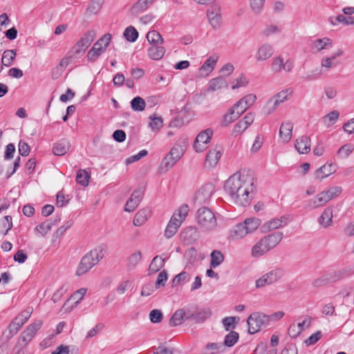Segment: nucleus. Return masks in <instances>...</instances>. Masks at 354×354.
<instances>
[{
  "label": "nucleus",
  "mask_w": 354,
  "mask_h": 354,
  "mask_svg": "<svg viewBox=\"0 0 354 354\" xmlns=\"http://www.w3.org/2000/svg\"><path fill=\"white\" fill-rule=\"evenodd\" d=\"M224 188L234 203L247 206L252 197L254 178L248 174L236 173L226 180Z\"/></svg>",
  "instance_id": "1"
},
{
  "label": "nucleus",
  "mask_w": 354,
  "mask_h": 354,
  "mask_svg": "<svg viewBox=\"0 0 354 354\" xmlns=\"http://www.w3.org/2000/svg\"><path fill=\"white\" fill-rule=\"evenodd\" d=\"M188 145L186 138H179L160 164V169L165 171L171 169L184 155Z\"/></svg>",
  "instance_id": "2"
},
{
  "label": "nucleus",
  "mask_w": 354,
  "mask_h": 354,
  "mask_svg": "<svg viewBox=\"0 0 354 354\" xmlns=\"http://www.w3.org/2000/svg\"><path fill=\"white\" fill-rule=\"evenodd\" d=\"M283 234L276 232L261 238L252 248V256L259 257L275 248L282 240Z\"/></svg>",
  "instance_id": "3"
},
{
  "label": "nucleus",
  "mask_w": 354,
  "mask_h": 354,
  "mask_svg": "<svg viewBox=\"0 0 354 354\" xmlns=\"http://www.w3.org/2000/svg\"><path fill=\"white\" fill-rule=\"evenodd\" d=\"M105 250L103 248L99 247L90 251L85 254L81 259L77 270L76 274L81 276L86 274L93 266L97 265L104 257Z\"/></svg>",
  "instance_id": "4"
},
{
  "label": "nucleus",
  "mask_w": 354,
  "mask_h": 354,
  "mask_svg": "<svg viewBox=\"0 0 354 354\" xmlns=\"http://www.w3.org/2000/svg\"><path fill=\"white\" fill-rule=\"evenodd\" d=\"M196 222L201 228L205 232H210L217 226L214 213L208 207H203L196 212Z\"/></svg>",
  "instance_id": "5"
},
{
  "label": "nucleus",
  "mask_w": 354,
  "mask_h": 354,
  "mask_svg": "<svg viewBox=\"0 0 354 354\" xmlns=\"http://www.w3.org/2000/svg\"><path fill=\"white\" fill-rule=\"evenodd\" d=\"M95 35L93 30L86 32L68 52V58L77 59L82 56L94 40Z\"/></svg>",
  "instance_id": "6"
},
{
  "label": "nucleus",
  "mask_w": 354,
  "mask_h": 354,
  "mask_svg": "<svg viewBox=\"0 0 354 354\" xmlns=\"http://www.w3.org/2000/svg\"><path fill=\"white\" fill-rule=\"evenodd\" d=\"M43 324L41 320H37L28 326L18 337L17 346L26 347Z\"/></svg>",
  "instance_id": "7"
},
{
  "label": "nucleus",
  "mask_w": 354,
  "mask_h": 354,
  "mask_svg": "<svg viewBox=\"0 0 354 354\" xmlns=\"http://www.w3.org/2000/svg\"><path fill=\"white\" fill-rule=\"evenodd\" d=\"M283 275V271L279 268H275L263 274L255 281L257 288H261L266 286L272 285L279 280Z\"/></svg>",
  "instance_id": "8"
},
{
  "label": "nucleus",
  "mask_w": 354,
  "mask_h": 354,
  "mask_svg": "<svg viewBox=\"0 0 354 354\" xmlns=\"http://www.w3.org/2000/svg\"><path fill=\"white\" fill-rule=\"evenodd\" d=\"M268 321V317L260 313H252L247 319L248 326V333L254 334L266 326V322Z\"/></svg>",
  "instance_id": "9"
},
{
  "label": "nucleus",
  "mask_w": 354,
  "mask_h": 354,
  "mask_svg": "<svg viewBox=\"0 0 354 354\" xmlns=\"http://www.w3.org/2000/svg\"><path fill=\"white\" fill-rule=\"evenodd\" d=\"M213 131L211 129H207L198 133L194 143V148L198 153L203 152L207 147V145L210 142Z\"/></svg>",
  "instance_id": "10"
},
{
  "label": "nucleus",
  "mask_w": 354,
  "mask_h": 354,
  "mask_svg": "<svg viewBox=\"0 0 354 354\" xmlns=\"http://www.w3.org/2000/svg\"><path fill=\"white\" fill-rule=\"evenodd\" d=\"M274 53V46L268 43L261 44L255 51L254 59L256 62H261L268 60Z\"/></svg>",
  "instance_id": "11"
},
{
  "label": "nucleus",
  "mask_w": 354,
  "mask_h": 354,
  "mask_svg": "<svg viewBox=\"0 0 354 354\" xmlns=\"http://www.w3.org/2000/svg\"><path fill=\"white\" fill-rule=\"evenodd\" d=\"M294 66L293 61L291 59H288L284 62L281 56H278L273 59L271 69L274 73H279L281 71L286 72H290Z\"/></svg>",
  "instance_id": "12"
},
{
  "label": "nucleus",
  "mask_w": 354,
  "mask_h": 354,
  "mask_svg": "<svg viewBox=\"0 0 354 354\" xmlns=\"http://www.w3.org/2000/svg\"><path fill=\"white\" fill-rule=\"evenodd\" d=\"M145 189L144 187H138L131 194V197L127 201L124 210L128 212H133L140 204L143 194Z\"/></svg>",
  "instance_id": "13"
},
{
  "label": "nucleus",
  "mask_w": 354,
  "mask_h": 354,
  "mask_svg": "<svg viewBox=\"0 0 354 354\" xmlns=\"http://www.w3.org/2000/svg\"><path fill=\"white\" fill-rule=\"evenodd\" d=\"M214 192V186L212 184H206L201 187L195 194V201L198 204L207 203Z\"/></svg>",
  "instance_id": "14"
},
{
  "label": "nucleus",
  "mask_w": 354,
  "mask_h": 354,
  "mask_svg": "<svg viewBox=\"0 0 354 354\" xmlns=\"http://www.w3.org/2000/svg\"><path fill=\"white\" fill-rule=\"evenodd\" d=\"M254 113L250 112L241 120H239L234 127L232 133L234 135L241 134L244 132L254 122Z\"/></svg>",
  "instance_id": "15"
},
{
  "label": "nucleus",
  "mask_w": 354,
  "mask_h": 354,
  "mask_svg": "<svg viewBox=\"0 0 354 354\" xmlns=\"http://www.w3.org/2000/svg\"><path fill=\"white\" fill-rule=\"evenodd\" d=\"M207 16L209 24L213 28H217L221 24V10L218 6H213L207 10Z\"/></svg>",
  "instance_id": "16"
},
{
  "label": "nucleus",
  "mask_w": 354,
  "mask_h": 354,
  "mask_svg": "<svg viewBox=\"0 0 354 354\" xmlns=\"http://www.w3.org/2000/svg\"><path fill=\"white\" fill-rule=\"evenodd\" d=\"M256 100L257 96L254 94H248L234 105V109H236L241 115L255 102Z\"/></svg>",
  "instance_id": "17"
},
{
  "label": "nucleus",
  "mask_w": 354,
  "mask_h": 354,
  "mask_svg": "<svg viewBox=\"0 0 354 354\" xmlns=\"http://www.w3.org/2000/svg\"><path fill=\"white\" fill-rule=\"evenodd\" d=\"M333 209L332 207H326L317 218L319 225L326 229L333 225Z\"/></svg>",
  "instance_id": "18"
},
{
  "label": "nucleus",
  "mask_w": 354,
  "mask_h": 354,
  "mask_svg": "<svg viewBox=\"0 0 354 354\" xmlns=\"http://www.w3.org/2000/svg\"><path fill=\"white\" fill-rule=\"evenodd\" d=\"M335 171L336 167L335 165L332 163L324 165L315 171L314 177L315 180L322 181L324 178L334 174Z\"/></svg>",
  "instance_id": "19"
},
{
  "label": "nucleus",
  "mask_w": 354,
  "mask_h": 354,
  "mask_svg": "<svg viewBox=\"0 0 354 354\" xmlns=\"http://www.w3.org/2000/svg\"><path fill=\"white\" fill-rule=\"evenodd\" d=\"M218 57L217 55L210 56L200 67L199 73L202 77L208 76L211 72L214 70L217 62Z\"/></svg>",
  "instance_id": "20"
},
{
  "label": "nucleus",
  "mask_w": 354,
  "mask_h": 354,
  "mask_svg": "<svg viewBox=\"0 0 354 354\" xmlns=\"http://www.w3.org/2000/svg\"><path fill=\"white\" fill-rule=\"evenodd\" d=\"M328 201L323 192L317 194L314 198L308 200L306 205V208L309 209H315L326 205Z\"/></svg>",
  "instance_id": "21"
},
{
  "label": "nucleus",
  "mask_w": 354,
  "mask_h": 354,
  "mask_svg": "<svg viewBox=\"0 0 354 354\" xmlns=\"http://www.w3.org/2000/svg\"><path fill=\"white\" fill-rule=\"evenodd\" d=\"M71 148V143L67 139H61L55 142L53 147V153L55 156H64Z\"/></svg>",
  "instance_id": "22"
},
{
  "label": "nucleus",
  "mask_w": 354,
  "mask_h": 354,
  "mask_svg": "<svg viewBox=\"0 0 354 354\" xmlns=\"http://www.w3.org/2000/svg\"><path fill=\"white\" fill-rule=\"evenodd\" d=\"M180 225L181 223L177 221V214L174 213L165 230V236L167 239L171 238L177 232Z\"/></svg>",
  "instance_id": "23"
},
{
  "label": "nucleus",
  "mask_w": 354,
  "mask_h": 354,
  "mask_svg": "<svg viewBox=\"0 0 354 354\" xmlns=\"http://www.w3.org/2000/svg\"><path fill=\"white\" fill-rule=\"evenodd\" d=\"M296 149L300 153H308L310 151V140L306 136L297 138L295 143Z\"/></svg>",
  "instance_id": "24"
},
{
  "label": "nucleus",
  "mask_w": 354,
  "mask_h": 354,
  "mask_svg": "<svg viewBox=\"0 0 354 354\" xmlns=\"http://www.w3.org/2000/svg\"><path fill=\"white\" fill-rule=\"evenodd\" d=\"M293 124L290 122H284L279 129V137L283 142H288L292 138Z\"/></svg>",
  "instance_id": "25"
},
{
  "label": "nucleus",
  "mask_w": 354,
  "mask_h": 354,
  "mask_svg": "<svg viewBox=\"0 0 354 354\" xmlns=\"http://www.w3.org/2000/svg\"><path fill=\"white\" fill-rule=\"evenodd\" d=\"M222 155V151L217 149H212L209 151L206 156L205 165L209 167H214Z\"/></svg>",
  "instance_id": "26"
},
{
  "label": "nucleus",
  "mask_w": 354,
  "mask_h": 354,
  "mask_svg": "<svg viewBox=\"0 0 354 354\" xmlns=\"http://www.w3.org/2000/svg\"><path fill=\"white\" fill-rule=\"evenodd\" d=\"M248 234L243 223L236 224L229 233V239L233 241L244 238Z\"/></svg>",
  "instance_id": "27"
},
{
  "label": "nucleus",
  "mask_w": 354,
  "mask_h": 354,
  "mask_svg": "<svg viewBox=\"0 0 354 354\" xmlns=\"http://www.w3.org/2000/svg\"><path fill=\"white\" fill-rule=\"evenodd\" d=\"M155 0H138L131 8V12L134 15H138L146 11L154 2Z\"/></svg>",
  "instance_id": "28"
},
{
  "label": "nucleus",
  "mask_w": 354,
  "mask_h": 354,
  "mask_svg": "<svg viewBox=\"0 0 354 354\" xmlns=\"http://www.w3.org/2000/svg\"><path fill=\"white\" fill-rule=\"evenodd\" d=\"M227 82L223 77H218L210 80L207 91L208 92H214L223 88H227Z\"/></svg>",
  "instance_id": "29"
},
{
  "label": "nucleus",
  "mask_w": 354,
  "mask_h": 354,
  "mask_svg": "<svg viewBox=\"0 0 354 354\" xmlns=\"http://www.w3.org/2000/svg\"><path fill=\"white\" fill-rule=\"evenodd\" d=\"M162 44L151 45L147 50L148 56L153 60L162 59L165 53V48Z\"/></svg>",
  "instance_id": "30"
},
{
  "label": "nucleus",
  "mask_w": 354,
  "mask_h": 354,
  "mask_svg": "<svg viewBox=\"0 0 354 354\" xmlns=\"http://www.w3.org/2000/svg\"><path fill=\"white\" fill-rule=\"evenodd\" d=\"M151 216V211L148 208L140 209L135 215L133 223L135 226L142 225Z\"/></svg>",
  "instance_id": "31"
},
{
  "label": "nucleus",
  "mask_w": 354,
  "mask_h": 354,
  "mask_svg": "<svg viewBox=\"0 0 354 354\" xmlns=\"http://www.w3.org/2000/svg\"><path fill=\"white\" fill-rule=\"evenodd\" d=\"M212 311L210 308L205 307L197 309L194 313V321L196 323H203L211 317Z\"/></svg>",
  "instance_id": "32"
},
{
  "label": "nucleus",
  "mask_w": 354,
  "mask_h": 354,
  "mask_svg": "<svg viewBox=\"0 0 354 354\" xmlns=\"http://www.w3.org/2000/svg\"><path fill=\"white\" fill-rule=\"evenodd\" d=\"M165 259L160 255H156L149 264L148 274L151 275L158 272L165 266Z\"/></svg>",
  "instance_id": "33"
},
{
  "label": "nucleus",
  "mask_w": 354,
  "mask_h": 354,
  "mask_svg": "<svg viewBox=\"0 0 354 354\" xmlns=\"http://www.w3.org/2000/svg\"><path fill=\"white\" fill-rule=\"evenodd\" d=\"M241 114L234 109V106H233L231 109H230L226 114H225L223 117V120L221 122V125L223 127H227L236 119L240 117Z\"/></svg>",
  "instance_id": "34"
},
{
  "label": "nucleus",
  "mask_w": 354,
  "mask_h": 354,
  "mask_svg": "<svg viewBox=\"0 0 354 354\" xmlns=\"http://www.w3.org/2000/svg\"><path fill=\"white\" fill-rule=\"evenodd\" d=\"M286 218L284 217H281L280 218H272L263 224L262 226V230L263 232H267L278 229L282 226Z\"/></svg>",
  "instance_id": "35"
},
{
  "label": "nucleus",
  "mask_w": 354,
  "mask_h": 354,
  "mask_svg": "<svg viewBox=\"0 0 354 354\" xmlns=\"http://www.w3.org/2000/svg\"><path fill=\"white\" fill-rule=\"evenodd\" d=\"M60 221V218L55 219L54 222L50 221V220H47L39 225H37L35 228V230L38 233L41 234L42 236H45L52 228L53 225L57 224Z\"/></svg>",
  "instance_id": "36"
},
{
  "label": "nucleus",
  "mask_w": 354,
  "mask_h": 354,
  "mask_svg": "<svg viewBox=\"0 0 354 354\" xmlns=\"http://www.w3.org/2000/svg\"><path fill=\"white\" fill-rule=\"evenodd\" d=\"M332 45V41L328 37H324L322 39H317L315 40L312 44V50L314 52H319L324 48L330 47Z\"/></svg>",
  "instance_id": "37"
},
{
  "label": "nucleus",
  "mask_w": 354,
  "mask_h": 354,
  "mask_svg": "<svg viewBox=\"0 0 354 354\" xmlns=\"http://www.w3.org/2000/svg\"><path fill=\"white\" fill-rule=\"evenodd\" d=\"M223 350V343L209 342L205 345L203 349V354H219Z\"/></svg>",
  "instance_id": "38"
},
{
  "label": "nucleus",
  "mask_w": 354,
  "mask_h": 354,
  "mask_svg": "<svg viewBox=\"0 0 354 354\" xmlns=\"http://www.w3.org/2000/svg\"><path fill=\"white\" fill-rule=\"evenodd\" d=\"M186 312L184 309L176 310L169 319V325L171 326H176L180 325L185 321L184 317Z\"/></svg>",
  "instance_id": "39"
},
{
  "label": "nucleus",
  "mask_w": 354,
  "mask_h": 354,
  "mask_svg": "<svg viewBox=\"0 0 354 354\" xmlns=\"http://www.w3.org/2000/svg\"><path fill=\"white\" fill-rule=\"evenodd\" d=\"M21 326L22 325H21V324L15 319H13L10 323L8 328L5 330L3 335H6L8 339H10L18 333Z\"/></svg>",
  "instance_id": "40"
},
{
  "label": "nucleus",
  "mask_w": 354,
  "mask_h": 354,
  "mask_svg": "<svg viewBox=\"0 0 354 354\" xmlns=\"http://www.w3.org/2000/svg\"><path fill=\"white\" fill-rule=\"evenodd\" d=\"M15 50H6L3 53L1 63L3 66L9 67L12 64L13 61L16 57Z\"/></svg>",
  "instance_id": "41"
},
{
  "label": "nucleus",
  "mask_w": 354,
  "mask_h": 354,
  "mask_svg": "<svg viewBox=\"0 0 354 354\" xmlns=\"http://www.w3.org/2000/svg\"><path fill=\"white\" fill-rule=\"evenodd\" d=\"M325 275L328 283H334L344 279L346 276V271L345 270H339L328 272Z\"/></svg>",
  "instance_id": "42"
},
{
  "label": "nucleus",
  "mask_w": 354,
  "mask_h": 354,
  "mask_svg": "<svg viewBox=\"0 0 354 354\" xmlns=\"http://www.w3.org/2000/svg\"><path fill=\"white\" fill-rule=\"evenodd\" d=\"M248 234L254 232L260 225L261 221L257 218H247L243 223Z\"/></svg>",
  "instance_id": "43"
},
{
  "label": "nucleus",
  "mask_w": 354,
  "mask_h": 354,
  "mask_svg": "<svg viewBox=\"0 0 354 354\" xmlns=\"http://www.w3.org/2000/svg\"><path fill=\"white\" fill-rule=\"evenodd\" d=\"M147 39L151 45L164 44V39L161 35L154 30L148 32L147 34Z\"/></svg>",
  "instance_id": "44"
},
{
  "label": "nucleus",
  "mask_w": 354,
  "mask_h": 354,
  "mask_svg": "<svg viewBox=\"0 0 354 354\" xmlns=\"http://www.w3.org/2000/svg\"><path fill=\"white\" fill-rule=\"evenodd\" d=\"M210 267L215 268L220 266L224 261V256L219 250H214L210 254Z\"/></svg>",
  "instance_id": "45"
},
{
  "label": "nucleus",
  "mask_w": 354,
  "mask_h": 354,
  "mask_svg": "<svg viewBox=\"0 0 354 354\" xmlns=\"http://www.w3.org/2000/svg\"><path fill=\"white\" fill-rule=\"evenodd\" d=\"M339 113L337 111H333L322 118V122L326 127H331L338 120Z\"/></svg>",
  "instance_id": "46"
},
{
  "label": "nucleus",
  "mask_w": 354,
  "mask_h": 354,
  "mask_svg": "<svg viewBox=\"0 0 354 354\" xmlns=\"http://www.w3.org/2000/svg\"><path fill=\"white\" fill-rule=\"evenodd\" d=\"M342 188L339 186H333L329 187L328 189L323 191L328 203H329L333 198L337 197L342 193Z\"/></svg>",
  "instance_id": "47"
},
{
  "label": "nucleus",
  "mask_w": 354,
  "mask_h": 354,
  "mask_svg": "<svg viewBox=\"0 0 354 354\" xmlns=\"http://www.w3.org/2000/svg\"><path fill=\"white\" fill-rule=\"evenodd\" d=\"M142 260V252L136 251L132 253L127 259V268L133 269Z\"/></svg>",
  "instance_id": "48"
},
{
  "label": "nucleus",
  "mask_w": 354,
  "mask_h": 354,
  "mask_svg": "<svg viewBox=\"0 0 354 354\" xmlns=\"http://www.w3.org/2000/svg\"><path fill=\"white\" fill-rule=\"evenodd\" d=\"M112 36L110 33H106L103 35L100 39H98L95 44L94 46L100 48L104 52H105L106 48L109 46L111 41Z\"/></svg>",
  "instance_id": "49"
},
{
  "label": "nucleus",
  "mask_w": 354,
  "mask_h": 354,
  "mask_svg": "<svg viewBox=\"0 0 354 354\" xmlns=\"http://www.w3.org/2000/svg\"><path fill=\"white\" fill-rule=\"evenodd\" d=\"M12 227V220L10 216H4L0 223V232L6 235Z\"/></svg>",
  "instance_id": "50"
},
{
  "label": "nucleus",
  "mask_w": 354,
  "mask_h": 354,
  "mask_svg": "<svg viewBox=\"0 0 354 354\" xmlns=\"http://www.w3.org/2000/svg\"><path fill=\"white\" fill-rule=\"evenodd\" d=\"M239 333L236 331L232 330L228 334H227L225 337L223 346H226L227 347L233 346L239 340Z\"/></svg>",
  "instance_id": "51"
},
{
  "label": "nucleus",
  "mask_w": 354,
  "mask_h": 354,
  "mask_svg": "<svg viewBox=\"0 0 354 354\" xmlns=\"http://www.w3.org/2000/svg\"><path fill=\"white\" fill-rule=\"evenodd\" d=\"M131 108L134 111H142L145 109L146 107V103L145 101L139 96H137L134 97L131 101Z\"/></svg>",
  "instance_id": "52"
},
{
  "label": "nucleus",
  "mask_w": 354,
  "mask_h": 354,
  "mask_svg": "<svg viewBox=\"0 0 354 354\" xmlns=\"http://www.w3.org/2000/svg\"><path fill=\"white\" fill-rule=\"evenodd\" d=\"M124 37L130 42H134L138 37V32L132 26L127 27L124 31Z\"/></svg>",
  "instance_id": "53"
},
{
  "label": "nucleus",
  "mask_w": 354,
  "mask_h": 354,
  "mask_svg": "<svg viewBox=\"0 0 354 354\" xmlns=\"http://www.w3.org/2000/svg\"><path fill=\"white\" fill-rule=\"evenodd\" d=\"M89 174L84 169H80L76 176V181L80 185L85 187L88 184Z\"/></svg>",
  "instance_id": "54"
},
{
  "label": "nucleus",
  "mask_w": 354,
  "mask_h": 354,
  "mask_svg": "<svg viewBox=\"0 0 354 354\" xmlns=\"http://www.w3.org/2000/svg\"><path fill=\"white\" fill-rule=\"evenodd\" d=\"M190 280L189 274L186 272H182L180 274L176 275L172 280V286H176L181 283H185Z\"/></svg>",
  "instance_id": "55"
},
{
  "label": "nucleus",
  "mask_w": 354,
  "mask_h": 354,
  "mask_svg": "<svg viewBox=\"0 0 354 354\" xmlns=\"http://www.w3.org/2000/svg\"><path fill=\"white\" fill-rule=\"evenodd\" d=\"M239 321V318L236 317H226L222 320L223 325L225 330L233 329L236 324Z\"/></svg>",
  "instance_id": "56"
},
{
  "label": "nucleus",
  "mask_w": 354,
  "mask_h": 354,
  "mask_svg": "<svg viewBox=\"0 0 354 354\" xmlns=\"http://www.w3.org/2000/svg\"><path fill=\"white\" fill-rule=\"evenodd\" d=\"M354 150V146L352 144H346L342 146L337 151V155L342 158H347Z\"/></svg>",
  "instance_id": "57"
},
{
  "label": "nucleus",
  "mask_w": 354,
  "mask_h": 354,
  "mask_svg": "<svg viewBox=\"0 0 354 354\" xmlns=\"http://www.w3.org/2000/svg\"><path fill=\"white\" fill-rule=\"evenodd\" d=\"M266 0H249L250 7L253 12L260 13L265 3Z\"/></svg>",
  "instance_id": "58"
},
{
  "label": "nucleus",
  "mask_w": 354,
  "mask_h": 354,
  "mask_svg": "<svg viewBox=\"0 0 354 354\" xmlns=\"http://www.w3.org/2000/svg\"><path fill=\"white\" fill-rule=\"evenodd\" d=\"M103 53L104 52L102 49L93 46L88 50L86 57L89 61L95 62Z\"/></svg>",
  "instance_id": "59"
},
{
  "label": "nucleus",
  "mask_w": 354,
  "mask_h": 354,
  "mask_svg": "<svg viewBox=\"0 0 354 354\" xmlns=\"http://www.w3.org/2000/svg\"><path fill=\"white\" fill-rule=\"evenodd\" d=\"M104 0H92L86 11L91 14H96L104 3Z\"/></svg>",
  "instance_id": "60"
},
{
  "label": "nucleus",
  "mask_w": 354,
  "mask_h": 354,
  "mask_svg": "<svg viewBox=\"0 0 354 354\" xmlns=\"http://www.w3.org/2000/svg\"><path fill=\"white\" fill-rule=\"evenodd\" d=\"M189 207L187 205H181L176 212L177 214V221L182 224L183 221L187 217L189 212Z\"/></svg>",
  "instance_id": "61"
},
{
  "label": "nucleus",
  "mask_w": 354,
  "mask_h": 354,
  "mask_svg": "<svg viewBox=\"0 0 354 354\" xmlns=\"http://www.w3.org/2000/svg\"><path fill=\"white\" fill-rule=\"evenodd\" d=\"M32 313V309L28 308L24 311H22L17 317L14 319L18 322L21 325H24L29 319Z\"/></svg>",
  "instance_id": "62"
},
{
  "label": "nucleus",
  "mask_w": 354,
  "mask_h": 354,
  "mask_svg": "<svg viewBox=\"0 0 354 354\" xmlns=\"http://www.w3.org/2000/svg\"><path fill=\"white\" fill-rule=\"evenodd\" d=\"M281 103V102H279V99H277V97L274 95L273 97L270 99L269 101L267 103V105H266V113L267 114H270L272 112H273L278 107V106Z\"/></svg>",
  "instance_id": "63"
},
{
  "label": "nucleus",
  "mask_w": 354,
  "mask_h": 354,
  "mask_svg": "<svg viewBox=\"0 0 354 354\" xmlns=\"http://www.w3.org/2000/svg\"><path fill=\"white\" fill-rule=\"evenodd\" d=\"M162 313L160 310L153 309L149 313V319L152 323H160L162 319Z\"/></svg>",
  "instance_id": "64"
}]
</instances>
